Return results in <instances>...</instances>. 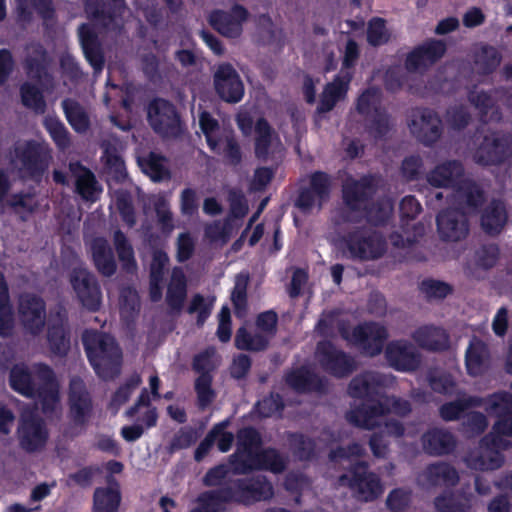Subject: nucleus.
Wrapping results in <instances>:
<instances>
[{
    "label": "nucleus",
    "instance_id": "16",
    "mask_svg": "<svg viewBox=\"0 0 512 512\" xmlns=\"http://www.w3.org/2000/svg\"><path fill=\"white\" fill-rule=\"evenodd\" d=\"M72 287L81 302L89 310H96L101 302L99 287L94 277L84 268H77L71 276Z\"/></svg>",
    "mask_w": 512,
    "mask_h": 512
},
{
    "label": "nucleus",
    "instance_id": "31",
    "mask_svg": "<svg viewBox=\"0 0 512 512\" xmlns=\"http://www.w3.org/2000/svg\"><path fill=\"white\" fill-rule=\"evenodd\" d=\"M90 411V399L81 380L74 379L70 384V413L77 423L85 420Z\"/></svg>",
    "mask_w": 512,
    "mask_h": 512
},
{
    "label": "nucleus",
    "instance_id": "63",
    "mask_svg": "<svg viewBox=\"0 0 512 512\" xmlns=\"http://www.w3.org/2000/svg\"><path fill=\"white\" fill-rule=\"evenodd\" d=\"M273 172L269 168H259L255 171L251 181V189L259 191L264 189L271 181Z\"/></svg>",
    "mask_w": 512,
    "mask_h": 512
},
{
    "label": "nucleus",
    "instance_id": "25",
    "mask_svg": "<svg viewBox=\"0 0 512 512\" xmlns=\"http://www.w3.org/2000/svg\"><path fill=\"white\" fill-rule=\"evenodd\" d=\"M44 148L32 142H19L11 153V163L15 169L33 173Z\"/></svg>",
    "mask_w": 512,
    "mask_h": 512
},
{
    "label": "nucleus",
    "instance_id": "10",
    "mask_svg": "<svg viewBox=\"0 0 512 512\" xmlns=\"http://www.w3.org/2000/svg\"><path fill=\"white\" fill-rule=\"evenodd\" d=\"M480 201L481 199H470V202L464 201L462 205L455 203L464 210L462 213L448 210L439 214L437 225L441 237L449 241H458L464 238L468 232L466 215L473 213Z\"/></svg>",
    "mask_w": 512,
    "mask_h": 512
},
{
    "label": "nucleus",
    "instance_id": "4",
    "mask_svg": "<svg viewBox=\"0 0 512 512\" xmlns=\"http://www.w3.org/2000/svg\"><path fill=\"white\" fill-rule=\"evenodd\" d=\"M259 435L251 429H243L238 433V447L235 457L237 463L234 469L245 472L252 468H265L280 472L285 466L284 460L273 450L258 453Z\"/></svg>",
    "mask_w": 512,
    "mask_h": 512
},
{
    "label": "nucleus",
    "instance_id": "24",
    "mask_svg": "<svg viewBox=\"0 0 512 512\" xmlns=\"http://www.w3.org/2000/svg\"><path fill=\"white\" fill-rule=\"evenodd\" d=\"M19 437L25 449L34 451L45 444L47 432L39 420L35 419L32 414L24 412L19 428Z\"/></svg>",
    "mask_w": 512,
    "mask_h": 512
},
{
    "label": "nucleus",
    "instance_id": "32",
    "mask_svg": "<svg viewBox=\"0 0 512 512\" xmlns=\"http://www.w3.org/2000/svg\"><path fill=\"white\" fill-rule=\"evenodd\" d=\"M319 354H324L321 362L325 368L336 376H344L351 371L352 361L344 354L336 351L330 344H323L318 348Z\"/></svg>",
    "mask_w": 512,
    "mask_h": 512
},
{
    "label": "nucleus",
    "instance_id": "2",
    "mask_svg": "<svg viewBox=\"0 0 512 512\" xmlns=\"http://www.w3.org/2000/svg\"><path fill=\"white\" fill-rule=\"evenodd\" d=\"M382 385L380 378L373 373H367L352 380L349 386L351 396L367 398L362 408L349 413L348 419L352 423L371 429L382 423L386 413L404 415L410 410L406 401L382 395L380 391Z\"/></svg>",
    "mask_w": 512,
    "mask_h": 512
},
{
    "label": "nucleus",
    "instance_id": "9",
    "mask_svg": "<svg viewBox=\"0 0 512 512\" xmlns=\"http://www.w3.org/2000/svg\"><path fill=\"white\" fill-rule=\"evenodd\" d=\"M277 315L273 311L261 313L256 320V332L251 335L244 328L238 330L235 337L237 348L259 351L267 347L276 331Z\"/></svg>",
    "mask_w": 512,
    "mask_h": 512
},
{
    "label": "nucleus",
    "instance_id": "12",
    "mask_svg": "<svg viewBox=\"0 0 512 512\" xmlns=\"http://www.w3.org/2000/svg\"><path fill=\"white\" fill-rule=\"evenodd\" d=\"M342 334L345 339L359 346L370 356L381 351L387 337L385 328L374 323L359 325L352 330L343 329Z\"/></svg>",
    "mask_w": 512,
    "mask_h": 512
},
{
    "label": "nucleus",
    "instance_id": "5",
    "mask_svg": "<svg viewBox=\"0 0 512 512\" xmlns=\"http://www.w3.org/2000/svg\"><path fill=\"white\" fill-rule=\"evenodd\" d=\"M83 342L88 358L100 377L110 378L118 373L121 353L112 337L86 331L83 335Z\"/></svg>",
    "mask_w": 512,
    "mask_h": 512
},
{
    "label": "nucleus",
    "instance_id": "17",
    "mask_svg": "<svg viewBox=\"0 0 512 512\" xmlns=\"http://www.w3.org/2000/svg\"><path fill=\"white\" fill-rule=\"evenodd\" d=\"M408 126L415 137L427 144L435 142L441 134L440 119L430 110L414 111Z\"/></svg>",
    "mask_w": 512,
    "mask_h": 512
},
{
    "label": "nucleus",
    "instance_id": "60",
    "mask_svg": "<svg viewBox=\"0 0 512 512\" xmlns=\"http://www.w3.org/2000/svg\"><path fill=\"white\" fill-rule=\"evenodd\" d=\"M194 250V241L189 234L183 233L177 241V258L179 261H185L190 258Z\"/></svg>",
    "mask_w": 512,
    "mask_h": 512
},
{
    "label": "nucleus",
    "instance_id": "23",
    "mask_svg": "<svg viewBox=\"0 0 512 512\" xmlns=\"http://www.w3.org/2000/svg\"><path fill=\"white\" fill-rule=\"evenodd\" d=\"M328 190L327 175L320 172L314 173L311 176L310 187L300 194L297 204L304 210L320 208L328 196Z\"/></svg>",
    "mask_w": 512,
    "mask_h": 512
},
{
    "label": "nucleus",
    "instance_id": "1",
    "mask_svg": "<svg viewBox=\"0 0 512 512\" xmlns=\"http://www.w3.org/2000/svg\"><path fill=\"white\" fill-rule=\"evenodd\" d=\"M484 408L499 420L494 425L491 439L485 438L466 458L467 465L475 470L500 467L503 459L499 450L509 444L503 436H512V395L506 392L494 394L485 401Z\"/></svg>",
    "mask_w": 512,
    "mask_h": 512
},
{
    "label": "nucleus",
    "instance_id": "22",
    "mask_svg": "<svg viewBox=\"0 0 512 512\" xmlns=\"http://www.w3.org/2000/svg\"><path fill=\"white\" fill-rule=\"evenodd\" d=\"M282 152V144L268 123L259 119L255 128V154L259 159L275 158Z\"/></svg>",
    "mask_w": 512,
    "mask_h": 512
},
{
    "label": "nucleus",
    "instance_id": "49",
    "mask_svg": "<svg viewBox=\"0 0 512 512\" xmlns=\"http://www.w3.org/2000/svg\"><path fill=\"white\" fill-rule=\"evenodd\" d=\"M380 93L377 89H368L358 99L357 108L360 113L370 115L379 114Z\"/></svg>",
    "mask_w": 512,
    "mask_h": 512
},
{
    "label": "nucleus",
    "instance_id": "59",
    "mask_svg": "<svg viewBox=\"0 0 512 512\" xmlns=\"http://www.w3.org/2000/svg\"><path fill=\"white\" fill-rule=\"evenodd\" d=\"M282 407L281 399L278 395H272L258 402V413L263 417H268L278 412Z\"/></svg>",
    "mask_w": 512,
    "mask_h": 512
},
{
    "label": "nucleus",
    "instance_id": "33",
    "mask_svg": "<svg viewBox=\"0 0 512 512\" xmlns=\"http://www.w3.org/2000/svg\"><path fill=\"white\" fill-rule=\"evenodd\" d=\"M489 362V355L486 345L480 340L473 339L466 351V367L470 375L483 373Z\"/></svg>",
    "mask_w": 512,
    "mask_h": 512
},
{
    "label": "nucleus",
    "instance_id": "20",
    "mask_svg": "<svg viewBox=\"0 0 512 512\" xmlns=\"http://www.w3.org/2000/svg\"><path fill=\"white\" fill-rule=\"evenodd\" d=\"M19 316L24 328L31 334H37L45 323V309L42 300L36 296L25 295L20 299Z\"/></svg>",
    "mask_w": 512,
    "mask_h": 512
},
{
    "label": "nucleus",
    "instance_id": "41",
    "mask_svg": "<svg viewBox=\"0 0 512 512\" xmlns=\"http://www.w3.org/2000/svg\"><path fill=\"white\" fill-rule=\"evenodd\" d=\"M138 164L153 181H161L168 176L166 160L157 154L151 153L147 157L139 158Z\"/></svg>",
    "mask_w": 512,
    "mask_h": 512
},
{
    "label": "nucleus",
    "instance_id": "18",
    "mask_svg": "<svg viewBox=\"0 0 512 512\" xmlns=\"http://www.w3.org/2000/svg\"><path fill=\"white\" fill-rule=\"evenodd\" d=\"M247 18V10L242 6L236 5L230 12H213L210 16V23L223 36L237 38L241 35L242 25Z\"/></svg>",
    "mask_w": 512,
    "mask_h": 512
},
{
    "label": "nucleus",
    "instance_id": "36",
    "mask_svg": "<svg viewBox=\"0 0 512 512\" xmlns=\"http://www.w3.org/2000/svg\"><path fill=\"white\" fill-rule=\"evenodd\" d=\"M167 263L168 257L164 252L156 251L154 253L150 272V297L153 301H158L162 297L161 283Z\"/></svg>",
    "mask_w": 512,
    "mask_h": 512
},
{
    "label": "nucleus",
    "instance_id": "27",
    "mask_svg": "<svg viewBox=\"0 0 512 512\" xmlns=\"http://www.w3.org/2000/svg\"><path fill=\"white\" fill-rule=\"evenodd\" d=\"M512 153V141L508 137L486 138L477 153V160L483 164L496 163Z\"/></svg>",
    "mask_w": 512,
    "mask_h": 512
},
{
    "label": "nucleus",
    "instance_id": "26",
    "mask_svg": "<svg viewBox=\"0 0 512 512\" xmlns=\"http://www.w3.org/2000/svg\"><path fill=\"white\" fill-rule=\"evenodd\" d=\"M386 357L391 366L400 371L412 370L418 360L414 348L406 342H392L386 349Z\"/></svg>",
    "mask_w": 512,
    "mask_h": 512
},
{
    "label": "nucleus",
    "instance_id": "57",
    "mask_svg": "<svg viewBox=\"0 0 512 512\" xmlns=\"http://www.w3.org/2000/svg\"><path fill=\"white\" fill-rule=\"evenodd\" d=\"M422 291L431 298H443L450 293V287L446 283L436 280H426L422 282Z\"/></svg>",
    "mask_w": 512,
    "mask_h": 512
},
{
    "label": "nucleus",
    "instance_id": "55",
    "mask_svg": "<svg viewBox=\"0 0 512 512\" xmlns=\"http://www.w3.org/2000/svg\"><path fill=\"white\" fill-rule=\"evenodd\" d=\"M287 382L296 390H310L316 388L311 375L305 370H300L289 374Z\"/></svg>",
    "mask_w": 512,
    "mask_h": 512
},
{
    "label": "nucleus",
    "instance_id": "14",
    "mask_svg": "<svg viewBox=\"0 0 512 512\" xmlns=\"http://www.w3.org/2000/svg\"><path fill=\"white\" fill-rule=\"evenodd\" d=\"M339 482L340 485L349 486L355 496L363 501L373 500L383 492V487L377 476L367 472L364 466L356 467L351 476L343 475Z\"/></svg>",
    "mask_w": 512,
    "mask_h": 512
},
{
    "label": "nucleus",
    "instance_id": "43",
    "mask_svg": "<svg viewBox=\"0 0 512 512\" xmlns=\"http://www.w3.org/2000/svg\"><path fill=\"white\" fill-rule=\"evenodd\" d=\"M64 315H59V323L52 325L49 322L48 341L50 348L55 354H64L69 346V341L65 336Z\"/></svg>",
    "mask_w": 512,
    "mask_h": 512
},
{
    "label": "nucleus",
    "instance_id": "64",
    "mask_svg": "<svg viewBox=\"0 0 512 512\" xmlns=\"http://www.w3.org/2000/svg\"><path fill=\"white\" fill-rule=\"evenodd\" d=\"M220 503L213 494H204L199 498V507L191 512H218Z\"/></svg>",
    "mask_w": 512,
    "mask_h": 512
},
{
    "label": "nucleus",
    "instance_id": "6",
    "mask_svg": "<svg viewBox=\"0 0 512 512\" xmlns=\"http://www.w3.org/2000/svg\"><path fill=\"white\" fill-rule=\"evenodd\" d=\"M462 175L463 169L459 163L447 162L430 172L428 182L435 187H456L453 202L460 205L464 201L470 202V199H482L478 187L469 180L461 179Z\"/></svg>",
    "mask_w": 512,
    "mask_h": 512
},
{
    "label": "nucleus",
    "instance_id": "3",
    "mask_svg": "<svg viewBox=\"0 0 512 512\" xmlns=\"http://www.w3.org/2000/svg\"><path fill=\"white\" fill-rule=\"evenodd\" d=\"M36 380H40L46 385L39 392L43 410L45 412L55 410L59 403L58 387L53 382V373L47 366L37 365L29 370L24 365H16L11 370V387L25 396H32Z\"/></svg>",
    "mask_w": 512,
    "mask_h": 512
},
{
    "label": "nucleus",
    "instance_id": "19",
    "mask_svg": "<svg viewBox=\"0 0 512 512\" xmlns=\"http://www.w3.org/2000/svg\"><path fill=\"white\" fill-rule=\"evenodd\" d=\"M351 73H340L324 87L319 96L316 112L318 115L331 111L338 102L345 99L351 81Z\"/></svg>",
    "mask_w": 512,
    "mask_h": 512
},
{
    "label": "nucleus",
    "instance_id": "21",
    "mask_svg": "<svg viewBox=\"0 0 512 512\" xmlns=\"http://www.w3.org/2000/svg\"><path fill=\"white\" fill-rule=\"evenodd\" d=\"M445 45L441 41H429L411 52L406 60L409 71L420 72L443 56Z\"/></svg>",
    "mask_w": 512,
    "mask_h": 512
},
{
    "label": "nucleus",
    "instance_id": "38",
    "mask_svg": "<svg viewBox=\"0 0 512 512\" xmlns=\"http://www.w3.org/2000/svg\"><path fill=\"white\" fill-rule=\"evenodd\" d=\"M506 222L505 208L500 202L488 206L481 217V224L488 233H498Z\"/></svg>",
    "mask_w": 512,
    "mask_h": 512
},
{
    "label": "nucleus",
    "instance_id": "42",
    "mask_svg": "<svg viewBox=\"0 0 512 512\" xmlns=\"http://www.w3.org/2000/svg\"><path fill=\"white\" fill-rule=\"evenodd\" d=\"M66 118L72 128L79 133L89 127V118L84 109L75 101L65 100L62 103Z\"/></svg>",
    "mask_w": 512,
    "mask_h": 512
},
{
    "label": "nucleus",
    "instance_id": "15",
    "mask_svg": "<svg viewBox=\"0 0 512 512\" xmlns=\"http://www.w3.org/2000/svg\"><path fill=\"white\" fill-rule=\"evenodd\" d=\"M148 119L153 129L160 134L169 136L178 131V116L174 107L165 100L158 99L150 104Z\"/></svg>",
    "mask_w": 512,
    "mask_h": 512
},
{
    "label": "nucleus",
    "instance_id": "29",
    "mask_svg": "<svg viewBox=\"0 0 512 512\" xmlns=\"http://www.w3.org/2000/svg\"><path fill=\"white\" fill-rule=\"evenodd\" d=\"M121 502L118 484L110 482L94 492L92 512H117Z\"/></svg>",
    "mask_w": 512,
    "mask_h": 512
},
{
    "label": "nucleus",
    "instance_id": "45",
    "mask_svg": "<svg viewBox=\"0 0 512 512\" xmlns=\"http://www.w3.org/2000/svg\"><path fill=\"white\" fill-rule=\"evenodd\" d=\"M472 503V496H463L460 499L452 494H445L435 500V506L440 512H466Z\"/></svg>",
    "mask_w": 512,
    "mask_h": 512
},
{
    "label": "nucleus",
    "instance_id": "35",
    "mask_svg": "<svg viewBox=\"0 0 512 512\" xmlns=\"http://www.w3.org/2000/svg\"><path fill=\"white\" fill-rule=\"evenodd\" d=\"M79 37L86 59L96 71H100L103 66V57L89 25L80 27Z\"/></svg>",
    "mask_w": 512,
    "mask_h": 512
},
{
    "label": "nucleus",
    "instance_id": "34",
    "mask_svg": "<svg viewBox=\"0 0 512 512\" xmlns=\"http://www.w3.org/2000/svg\"><path fill=\"white\" fill-rule=\"evenodd\" d=\"M91 253L94 263L103 275L110 276L115 271V261L107 242L103 238H96L91 243Z\"/></svg>",
    "mask_w": 512,
    "mask_h": 512
},
{
    "label": "nucleus",
    "instance_id": "48",
    "mask_svg": "<svg viewBox=\"0 0 512 512\" xmlns=\"http://www.w3.org/2000/svg\"><path fill=\"white\" fill-rule=\"evenodd\" d=\"M44 124L59 148L64 149L69 145L68 132L57 118L48 116L45 118Z\"/></svg>",
    "mask_w": 512,
    "mask_h": 512
},
{
    "label": "nucleus",
    "instance_id": "58",
    "mask_svg": "<svg viewBox=\"0 0 512 512\" xmlns=\"http://www.w3.org/2000/svg\"><path fill=\"white\" fill-rule=\"evenodd\" d=\"M476 62L484 70H491L499 65L500 58L495 48L484 47L482 48L480 54L477 56Z\"/></svg>",
    "mask_w": 512,
    "mask_h": 512
},
{
    "label": "nucleus",
    "instance_id": "62",
    "mask_svg": "<svg viewBox=\"0 0 512 512\" xmlns=\"http://www.w3.org/2000/svg\"><path fill=\"white\" fill-rule=\"evenodd\" d=\"M115 206L119 210L120 214L122 215L123 220L128 225L134 224V216H133V209L130 204L129 198L124 195H118L115 199Z\"/></svg>",
    "mask_w": 512,
    "mask_h": 512
},
{
    "label": "nucleus",
    "instance_id": "39",
    "mask_svg": "<svg viewBox=\"0 0 512 512\" xmlns=\"http://www.w3.org/2000/svg\"><path fill=\"white\" fill-rule=\"evenodd\" d=\"M186 296V280L181 269L175 268L167 289V302L172 308L182 306Z\"/></svg>",
    "mask_w": 512,
    "mask_h": 512
},
{
    "label": "nucleus",
    "instance_id": "30",
    "mask_svg": "<svg viewBox=\"0 0 512 512\" xmlns=\"http://www.w3.org/2000/svg\"><path fill=\"white\" fill-rule=\"evenodd\" d=\"M456 471L447 464L428 467L418 478L420 485L430 488L437 485H453L457 480Z\"/></svg>",
    "mask_w": 512,
    "mask_h": 512
},
{
    "label": "nucleus",
    "instance_id": "28",
    "mask_svg": "<svg viewBox=\"0 0 512 512\" xmlns=\"http://www.w3.org/2000/svg\"><path fill=\"white\" fill-rule=\"evenodd\" d=\"M71 171L76 178V188L81 197L87 201H96L102 189L95 180L94 175L80 165H71Z\"/></svg>",
    "mask_w": 512,
    "mask_h": 512
},
{
    "label": "nucleus",
    "instance_id": "37",
    "mask_svg": "<svg viewBox=\"0 0 512 512\" xmlns=\"http://www.w3.org/2000/svg\"><path fill=\"white\" fill-rule=\"evenodd\" d=\"M414 338L419 345L432 349H444L448 345V337L444 330L435 327H422L418 329Z\"/></svg>",
    "mask_w": 512,
    "mask_h": 512
},
{
    "label": "nucleus",
    "instance_id": "50",
    "mask_svg": "<svg viewBox=\"0 0 512 512\" xmlns=\"http://www.w3.org/2000/svg\"><path fill=\"white\" fill-rule=\"evenodd\" d=\"M219 361L215 349L209 348L195 357L194 368L197 372L204 374L214 369Z\"/></svg>",
    "mask_w": 512,
    "mask_h": 512
},
{
    "label": "nucleus",
    "instance_id": "51",
    "mask_svg": "<svg viewBox=\"0 0 512 512\" xmlns=\"http://www.w3.org/2000/svg\"><path fill=\"white\" fill-rule=\"evenodd\" d=\"M115 246L119 255V259L123 262V265L130 269L134 265L133 250L129 244H127L124 235L117 231L114 235Z\"/></svg>",
    "mask_w": 512,
    "mask_h": 512
},
{
    "label": "nucleus",
    "instance_id": "11",
    "mask_svg": "<svg viewBox=\"0 0 512 512\" xmlns=\"http://www.w3.org/2000/svg\"><path fill=\"white\" fill-rule=\"evenodd\" d=\"M217 95L228 103H238L244 96V84L235 68L227 63L220 64L213 75Z\"/></svg>",
    "mask_w": 512,
    "mask_h": 512
},
{
    "label": "nucleus",
    "instance_id": "52",
    "mask_svg": "<svg viewBox=\"0 0 512 512\" xmlns=\"http://www.w3.org/2000/svg\"><path fill=\"white\" fill-rule=\"evenodd\" d=\"M195 389L201 405L209 404L214 397L213 390L211 389L210 374H201L195 382Z\"/></svg>",
    "mask_w": 512,
    "mask_h": 512
},
{
    "label": "nucleus",
    "instance_id": "47",
    "mask_svg": "<svg viewBox=\"0 0 512 512\" xmlns=\"http://www.w3.org/2000/svg\"><path fill=\"white\" fill-rule=\"evenodd\" d=\"M21 98L23 104L33 109L36 112L42 113L45 108V102L43 100L42 94L38 88L31 85L30 83H25L21 88Z\"/></svg>",
    "mask_w": 512,
    "mask_h": 512
},
{
    "label": "nucleus",
    "instance_id": "7",
    "mask_svg": "<svg viewBox=\"0 0 512 512\" xmlns=\"http://www.w3.org/2000/svg\"><path fill=\"white\" fill-rule=\"evenodd\" d=\"M333 242L344 254L362 260L376 259L386 250L379 235L364 230L351 232L347 238H333Z\"/></svg>",
    "mask_w": 512,
    "mask_h": 512
},
{
    "label": "nucleus",
    "instance_id": "54",
    "mask_svg": "<svg viewBox=\"0 0 512 512\" xmlns=\"http://www.w3.org/2000/svg\"><path fill=\"white\" fill-rule=\"evenodd\" d=\"M141 379L139 376H133L129 382L121 387L114 395L111 406L117 410L124 404L130 397L131 393L140 385Z\"/></svg>",
    "mask_w": 512,
    "mask_h": 512
},
{
    "label": "nucleus",
    "instance_id": "13",
    "mask_svg": "<svg viewBox=\"0 0 512 512\" xmlns=\"http://www.w3.org/2000/svg\"><path fill=\"white\" fill-rule=\"evenodd\" d=\"M367 181L360 182L349 179L344 184L343 197L345 207L335 217L336 224L342 225L350 222H356L360 216V209L364 207Z\"/></svg>",
    "mask_w": 512,
    "mask_h": 512
},
{
    "label": "nucleus",
    "instance_id": "61",
    "mask_svg": "<svg viewBox=\"0 0 512 512\" xmlns=\"http://www.w3.org/2000/svg\"><path fill=\"white\" fill-rule=\"evenodd\" d=\"M217 335L222 342H227L231 337L230 311L227 307H223L219 314Z\"/></svg>",
    "mask_w": 512,
    "mask_h": 512
},
{
    "label": "nucleus",
    "instance_id": "53",
    "mask_svg": "<svg viewBox=\"0 0 512 512\" xmlns=\"http://www.w3.org/2000/svg\"><path fill=\"white\" fill-rule=\"evenodd\" d=\"M367 40L374 46L381 45L388 40V33L382 20L374 19L369 23Z\"/></svg>",
    "mask_w": 512,
    "mask_h": 512
},
{
    "label": "nucleus",
    "instance_id": "46",
    "mask_svg": "<svg viewBox=\"0 0 512 512\" xmlns=\"http://www.w3.org/2000/svg\"><path fill=\"white\" fill-rule=\"evenodd\" d=\"M248 285V276L246 274H238L235 278L234 289L231 299L234 304L235 313L239 317L246 314V290Z\"/></svg>",
    "mask_w": 512,
    "mask_h": 512
},
{
    "label": "nucleus",
    "instance_id": "8",
    "mask_svg": "<svg viewBox=\"0 0 512 512\" xmlns=\"http://www.w3.org/2000/svg\"><path fill=\"white\" fill-rule=\"evenodd\" d=\"M199 124L209 147L213 151L222 154L232 164L239 162L241 158L240 150L231 132L222 129L217 120L208 112L200 114Z\"/></svg>",
    "mask_w": 512,
    "mask_h": 512
},
{
    "label": "nucleus",
    "instance_id": "56",
    "mask_svg": "<svg viewBox=\"0 0 512 512\" xmlns=\"http://www.w3.org/2000/svg\"><path fill=\"white\" fill-rule=\"evenodd\" d=\"M212 305H213L212 300L204 299L202 296L196 295L193 297V299L191 301V304L189 307V312L190 313H198L197 322H198V324L201 325L204 323L206 318L209 316V314L211 312Z\"/></svg>",
    "mask_w": 512,
    "mask_h": 512
},
{
    "label": "nucleus",
    "instance_id": "44",
    "mask_svg": "<svg viewBox=\"0 0 512 512\" xmlns=\"http://www.w3.org/2000/svg\"><path fill=\"white\" fill-rule=\"evenodd\" d=\"M13 328L11 307L8 303L7 287L0 274V336L10 335Z\"/></svg>",
    "mask_w": 512,
    "mask_h": 512
},
{
    "label": "nucleus",
    "instance_id": "40",
    "mask_svg": "<svg viewBox=\"0 0 512 512\" xmlns=\"http://www.w3.org/2000/svg\"><path fill=\"white\" fill-rule=\"evenodd\" d=\"M454 445L453 437L443 430H433L424 436V448L431 454H443Z\"/></svg>",
    "mask_w": 512,
    "mask_h": 512
}]
</instances>
